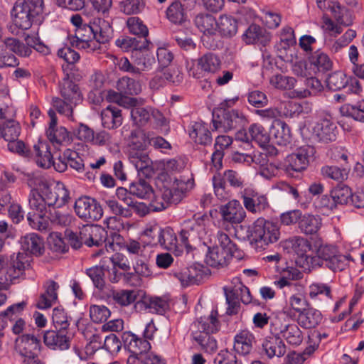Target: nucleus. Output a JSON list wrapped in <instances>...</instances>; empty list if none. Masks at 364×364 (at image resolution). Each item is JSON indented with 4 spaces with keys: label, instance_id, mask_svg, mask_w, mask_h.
I'll return each instance as SVG.
<instances>
[{
    "label": "nucleus",
    "instance_id": "obj_54",
    "mask_svg": "<svg viewBox=\"0 0 364 364\" xmlns=\"http://www.w3.org/2000/svg\"><path fill=\"white\" fill-rule=\"evenodd\" d=\"M217 312L212 311L208 318H201L199 321L200 334H211L216 333L219 329V321L216 317Z\"/></svg>",
    "mask_w": 364,
    "mask_h": 364
},
{
    "label": "nucleus",
    "instance_id": "obj_25",
    "mask_svg": "<svg viewBox=\"0 0 364 364\" xmlns=\"http://www.w3.org/2000/svg\"><path fill=\"white\" fill-rule=\"evenodd\" d=\"M20 244L21 248L31 255L38 257L44 253L43 240L36 233H30L21 237Z\"/></svg>",
    "mask_w": 364,
    "mask_h": 364
},
{
    "label": "nucleus",
    "instance_id": "obj_62",
    "mask_svg": "<svg viewBox=\"0 0 364 364\" xmlns=\"http://www.w3.org/2000/svg\"><path fill=\"white\" fill-rule=\"evenodd\" d=\"M269 82L277 89L291 90L294 87L296 80L292 77L277 74L271 77Z\"/></svg>",
    "mask_w": 364,
    "mask_h": 364
},
{
    "label": "nucleus",
    "instance_id": "obj_45",
    "mask_svg": "<svg viewBox=\"0 0 364 364\" xmlns=\"http://www.w3.org/2000/svg\"><path fill=\"white\" fill-rule=\"evenodd\" d=\"M150 42L144 37L124 38L117 39L116 45L124 50H136L139 48H145L149 46Z\"/></svg>",
    "mask_w": 364,
    "mask_h": 364
},
{
    "label": "nucleus",
    "instance_id": "obj_41",
    "mask_svg": "<svg viewBox=\"0 0 364 364\" xmlns=\"http://www.w3.org/2000/svg\"><path fill=\"white\" fill-rule=\"evenodd\" d=\"M224 291L226 297V301L228 304L227 314L229 315L236 314L240 307L238 286L225 287Z\"/></svg>",
    "mask_w": 364,
    "mask_h": 364
},
{
    "label": "nucleus",
    "instance_id": "obj_37",
    "mask_svg": "<svg viewBox=\"0 0 364 364\" xmlns=\"http://www.w3.org/2000/svg\"><path fill=\"white\" fill-rule=\"evenodd\" d=\"M116 89L124 95H136L141 91V85L139 82L129 77L119 78L116 83Z\"/></svg>",
    "mask_w": 364,
    "mask_h": 364
},
{
    "label": "nucleus",
    "instance_id": "obj_16",
    "mask_svg": "<svg viewBox=\"0 0 364 364\" xmlns=\"http://www.w3.org/2000/svg\"><path fill=\"white\" fill-rule=\"evenodd\" d=\"M11 17L14 26L16 28L28 30L33 23H38L41 18L33 15L28 9L22 6L20 2L16 1L11 10Z\"/></svg>",
    "mask_w": 364,
    "mask_h": 364
},
{
    "label": "nucleus",
    "instance_id": "obj_22",
    "mask_svg": "<svg viewBox=\"0 0 364 364\" xmlns=\"http://www.w3.org/2000/svg\"><path fill=\"white\" fill-rule=\"evenodd\" d=\"M262 352L269 358H281L287 351V347L279 335L269 336L262 344Z\"/></svg>",
    "mask_w": 364,
    "mask_h": 364
},
{
    "label": "nucleus",
    "instance_id": "obj_34",
    "mask_svg": "<svg viewBox=\"0 0 364 364\" xmlns=\"http://www.w3.org/2000/svg\"><path fill=\"white\" fill-rule=\"evenodd\" d=\"M279 333L289 345L299 346L302 343V331L295 323H289L282 326L279 328Z\"/></svg>",
    "mask_w": 364,
    "mask_h": 364
},
{
    "label": "nucleus",
    "instance_id": "obj_19",
    "mask_svg": "<svg viewBox=\"0 0 364 364\" xmlns=\"http://www.w3.org/2000/svg\"><path fill=\"white\" fill-rule=\"evenodd\" d=\"M50 119L49 127L46 131L48 139L56 144L68 143L70 140L69 132L63 127H57V117L55 111L50 109L48 112Z\"/></svg>",
    "mask_w": 364,
    "mask_h": 364
},
{
    "label": "nucleus",
    "instance_id": "obj_35",
    "mask_svg": "<svg viewBox=\"0 0 364 364\" xmlns=\"http://www.w3.org/2000/svg\"><path fill=\"white\" fill-rule=\"evenodd\" d=\"M321 225V218L310 214H301L298 224L300 231L306 235L316 233Z\"/></svg>",
    "mask_w": 364,
    "mask_h": 364
},
{
    "label": "nucleus",
    "instance_id": "obj_46",
    "mask_svg": "<svg viewBox=\"0 0 364 364\" xmlns=\"http://www.w3.org/2000/svg\"><path fill=\"white\" fill-rule=\"evenodd\" d=\"M189 134L196 143L202 145L209 144L212 141L210 132L201 123L196 122Z\"/></svg>",
    "mask_w": 364,
    "mask_h": 364
},
{
    "label": "nucleus",
    "instance_id": "obj_3",
    "mask_svg": "<svg viewBox=\"0 0 364 364\" xmlns=\"http://www.w3.org/2000/svg\"><path fill=\"white\" fill-rule=\"evenodd\" d=\"M31 257L27 252L14 253L10 256L6 267L0 269V284L6 288L21 277L31 267Z\"/></svg>",
    "mask_w": 364,
    "mask_h": 364
},
{
    "label": "nucleus",
    "instance_id": "obj_38",
    "mask_svg": "<svg viewBox=\"0 0 364 364\" xmlns=\"http://www.w3.org/2000/svg\"><path fill=\"white\" fill-rule=\"evenodd\" d=\"M167 18L174 24H182L186 18V10L180 1H173L167 8Z\"/></svg>",
    "mask_w": 364,
    "mask_h": 364
},
{
    "label": "nucleus",
    "instance_id": "obj_7",
    "mask_svg": "<svg viewBox=\"0 0 364 364\" xmlns=\"http://www.w3.org/2000/svg\"><path fill=\"white\" fill-rule=\"evenodd\" d=\"M316 153L314 146L306 145L298 148L294 153L288 155L284 164V171L288 174L301 172L309 166Z\"/></svg>",
    "mask_w": 364,
    "mask_h": 364
},
{
    "label": "nucleus",
    "instance_id": "obj_30",
    "mask_svg": "<svg viewBox=\"0 0 364 364\" xmlns=\"http://www.w3.org/2000/svg\"><path fill=\"white\" fill-rule=\"evenodd\" d=\"M102 124L104 127L114 129L122 124L121 110L115 107L108 106L101 113Z\"/></svg>",
    "mask_w": 364,
    "mask_h": 364
},
{
    "label": "nucleus",
    "instance_id": "obj_39",
    "mask_svg": "<svg viewBox=\"0 0 364 364\" xmlns=\"http://www.w3.org/2000/svg\"><path fill=\"white\" fill-rule=\"evenodd\" d=\"M144 103V100L142 99V102L140 103H137L136 105H133L129 108H132L131 110V117L134 122V124L139 126H143L146 124L151 117V113L152 107H141Z\"/></svg>",
    "mask_w": 364,
    "mask_h": 364
},
{
    "label": "nucleus",
    "instance_id": "obj_59",
    "mask_svg": "<svg viewBox=\"0 0 364 364\" xmlns=\"http://www.w3.org/2000/svg\"><path fill=\"white\" fill-rule=\"evenodd\" d=\"M348 79L346 75L341 71H336L329 75L327 85L329 89L338 90L346 87Z\"/></svg>",
    "mask_w": 364,
    "mask_h": 364
},
{
    "label": "nucleus",
    "instance_id": "obj_5",
    "mask_svg": "<svg viewBox=\"0 0 364 364\" xmlns=\"http://www.w3.org/2000/svg\"><path fill=\"white\" fill-rule=\"evenodd\" d=\"M128 159L139 173L146 177L153 173L152 161L146 151V145L141 140L133 138L128 147Z\"/></svg>",
    "mask_w": 364,
    "mask_h": 364
},
{
    "label": "nucleus",
    "instance_id": "obj_12",
    "mask_svg": "<svg viewBox=\"0 0 364 364\" xmlns=\"http://www.w3.org/2000/svg\"><path fill=\"white\" fill-rule=\"evenodd\" d=\"M194 21L198 29L203 33L201 38L203 45L208 49H215L217 44L210 40L211 36L215 34L218 26L215 18L210 14H198Z\"/></svg>",
    "mask_w": 364,
    "mask_h": 364
},
{
    "label": "nucleus",
    "instance_id": "obj_20",
    "mask_svg": "<svg viewBox=\"0 0 364 364\" xmlns=\"http://www.w3.org/2000/svg\"><path fill=\"white\" fill-rule=\"evenodd\" d=\"M203 266L200 264H195L174 273V276L180 281L183 287L199 284L203 279Z\"/></svg>",
    "mask_w": 364,
    "mask_h": 364
},
{
    "label": "nucleus",
    "instance_id": "obj_50",
    "mask_svg": "<svg viewBox=\"0 0 364 364\" xmlns=\"http://www.w3.org/2000/svg\"><path fill=\"white\" fill-rule=\"evenodd\" d=\"M220 65L219 58L211 53L205 54L198 61V66L207 73H215L219 69Z\"/></svg>",
    "mask_w": 364,
    "mask_h": 364
},
{
    "label": "nucleus",
    "instance_id": "obj_55",
    "mask_svg": "<svg viewBox=\"0 0 364 364\" xmlns=\"http://www.w3.org/2000/svg\"><path fill=\"white\" fill-rule=\"evenodd\" d=\"M20 126L14 120L6 122L1 129V134L6 141L17 140L20 134Z\"/></svg>",
    "mask_w": 364,
    "mask_h": 364
},
{
    "label": "nucleus",
    "instance_id": "obj_51",
    "mask_svg": "<svg viewBox=\"0 0 364 364\" xmlns=\"http://www.w3.org/2000/svg\"><path fill=\"white\" fill-rule=\"evenodd\" d=\"M129 189L132 196H136L140 198L149 197L153 193V189L150 184L143 178H139L131 183Z\"/></svg>",
    "mask_w": 364,
    "mask_h": 364
},
{
    "label": "nucleus",
    "instance_id": "obj_33",
    "mask_svg": "<svg viewBox=\"0 0 364 364\" xmlns=\"http://www.w3.org/2000/svg\"><path fill=\"white\" fill-rule=\"evenodd\" d=\"M311 68L315 72L326 73L332 68L333 63L328 55L317 50L309 57Z\"/></svg>",
    "mask_w": 364,
    "mask_h": 364
},
{
    "label": "nucleus",
    "instance_id": "obj_48",
    "mask_svg": "<svg viewBox=\"0 0 364 364\" xmlns=\"http://www.w3.org/2000/svg\"><path fill=\"white\" fill-rule=\"evenodd\" d=\"M327 9L331 11L338 23L344 26H349L351 23V20L348 18L347 9L344 6H341L338 1H328Z\"/></svg>",
    "mask_w": 364,
    "mask_h": 364
},
{
    "label": "nucleus",
    "instance_id": "obj_61",
    "mask_svg": "<svg viewBox=\"0 0 364 364\" xmlns=\"http://www.w3.org/2000/svg\"><path fill=\"white\" fill-rule=\"evenodd\" d=\"M52 318L55 328L63 331L68 328L71 320L64 309L58 307L53 309Z\"/></svg>",
    "mask_w": 364,
    "mask_h": 364
},
{
    "label": "nucleus",
    "instance_id": "obj_29",
    "mask_svg": "<svg viewBox=\"0 0 364 364\" xmlns=\"http://www.w3.org/2000/svg\"><path fill=\"white\" fill-rule=\"evenodd\" d=\"M36 161L38 166L48 168L52 165L53 155L50 146L46 141H39L33 146Z\"/></svg>",
    "mask_w": 364,
    "mask_h": 364
},
{
    "label": "nucleus",
    "instance_id": "obj_10",
    "mask_svg": "<svg viewBox=\"0 0 364 364\" xmlns=\"http://www.w3.org/2000/svg\"><path fill=\"white\" fill-rule=\"evenodd\" d=\"M74 209L76 215L85 221L99 220L103 215L100 204L95 199L87 196L76 200Z\"/></svg>",
    "mask_w": 364,
    "mask_h": 364
},
{
    "label": "nucleus",
    "instance_id": "obj_49",
    "mask_svg": "<svg viewBox=\"0 0 364 364\" xmlns=\"http://www.w3.org/2000/svg\"><path fill=\"white\" fill-rule=\"evenodd\" d=\"M48 218L52 225L62 228L69 226L74 220L71 214L55 208L50 210Z\"/></svg>",
    "mask_w": 364,
    "mask_h": 364
},
{
    "label": "nucleus",
    "instance_id": "obj_47",
    "mask_svg": "<svg viewBox=\"0 0 364 364\" xmlns=\"http://www.w3.org/2000/svg\"><path fill=\"white\" fill-rule=\"evenodd\" d=\"M137 306H144L146 309H149L150 312L159 314H162L168 309L167 301L159 297L145 299L142 301L136 302L135 307Z\"/></svg>",
    "mask_w": 364,
    "mask_h": 364
},
{
    "label": "nucleus",
    "instance_id": "obj_1",
    "mask_svg": "<svg viewBox=\"0 0 364 364\" xmlns=\"http://www.w3.org/2000/svg\"><path fill=\"white\" fill-rule=\"evenodd\" d=\"M218 244L208 249L205 262L213 267H224L228 264L233 257L241 258V254L237 246L230 239L229 236L223 232L217 234Z\"/></svg>",
    "mask_w": 364,
    "mask_h": 364
},
{
    "label": "nucleus",
    "instance_id": "obj_24",
    "mask_svg": "<svg viewBox=\"0 0 364 364\" xmlns=\"http://www.w3.org/2000/svg\"><path fill=\"white\" fill-rule=\"evenodd\" d=\"M132 58L136 69H138L137 75H139L141 71L151 70L156 63L154 55L149 50V46L133 50Z\"/></svg>",
    "mask_w": 364,
    "mask_h": 364
},
{
    "label": "nucleus",
    "instance_id": "obj_6",
    "mask_svg": "<svg viewBox=\"0 0 364 364\" xmlns=\"http://www.w3.org/2000/svg\"><path fill=\"white\" fill-rule=\"evenodd\" d=\"M144 235L147 237V242L151 246H161L169 251H178V239L173 230L170 228L161 229L159 227H152L146 229Z\"/></svg>",
    "mask_w": 364,
    "mask_h": 364
},
{
    "label": "nucleus",
    "instance_id": "obj_27",
    "mask_svg": "<svg viewBox=\"0 0 364 364\" xmlns=\"http://www.w3.org/2000/svg\"><path fill=\"white\" fill-rule=\"evenodd\" d=\"M186 190V184L183 181L175 178L172 188L164 187L161 196V199L167 206L171 203H177Z\"/></svg>",
    "mask_w": 364,
    "mask_h": 364
},
{
    "label": "nucleus",
    "instance_id": "obj_11",
    "mask_svg": "<svg viewBox=\"0 0 364 364\" xmlns=\"http://www.w3.org/2000/svg\"><path fill=\"white\" fill-rule=\"evenodd\" d=\"M144 336L145 338H139L130 331H125L122 334L121 338L124 348L128 350L130 353L144 356L151 348V345L147 339H151L152 335H148V326L144 332Z\"/></svg>",
    "mask_w": 364,
    "mask_h": 364
},
{
    "label": "nucleus",
    "instance_id": "obj_52",
    "mask_svg": "<svg viewBox=\"0 0 364 364\" xmlns=\"http://www.w3.org/2000/svg\"><path fill=\"white\" fill-rule=\"evenodd\" d=\"M85 274L91 279L95 287L102 291L105 287V268L102 266H94L88 268Z\"/></svg>",
    "mask_w": 364,
    "mask_h": 364
},
{
    "label": "nucleus",
    "instance_id": "obj_4",
    "mask_svg": "<svg viewBox=\"0 0 364 364\" xmlns=\"http://www.w3.org/2000/svg\"><path fill=\"white\" fill-rule=\"evenodd\" d=\"M280 238L279 228L277 223L263 218L257 219L250 230L249 239L257 246L263 247L277 242Z\"/></svg>",
    "mask_w": 364,
    "mask_h": 364
},
{
    "label": "nucleus",
    "instance_id": "obj_13",
    "mask_svg": "<svg viewBox=\"0 0 364 364\" xmlns=\"http://www.w3.org/2000/svg\"><path fill=\"white\" fill-rule=\"evenodd\" d=\"M105 18H97L94 20L90 26H85V33L93 34V38L100 43L109 42L112 36V18L108 15H104Z\"/></svg>",
    "mask_w": 364,
    "mask_h": 364
},
{
    "label": "nucleus",
    "instance_id": "obj_28",
    "mask_svg": "<svg viewBox=\"0 0 364 364\" xmlns=\"http://www.w3.org/2000/svg\"><path fill=\"white\" fill-rule=\"evenodd\" d=\"M255 343L254 335L247 330H242L235 336L234 349L239 353L247 355L252 350Z\"/></svg>",
    "mask_w": 364,
    "mask_h": 364
},
{
    "label": "nucleus",
    "instance_id": "obj_17",
    "mask_svg": "<svg viewBox=\"0 0 364 364\" xmlns=\"http://www.w3.org/2000/svg\"><path fill=\"white\" fill-rule=\"evenodd\" d=\"M336 127L330 116H326L316 122L313 127L312 137L319 142L328 143L336 139Z\"/></svg>",
    "mask_w": 364,
    "mask_h": 364
},
{
    "label": "nucleus",
    "instance_id": "obj_53",
    "mask_svg": "<svg viewBox=\"0 0 364 364\" xmlns=\"http://www.w3.org/2000/svg\"><path fill=\"white\" fill-rule=\"evenodd\" d=\"M249 134L251 141H255L260 146H266L270 139L269 135L264 128L257 124H253L249 127Z\"/></svg>",
    "mask_w": 364,
    "mask_h": 364
},
{
    "label": "nucleus",
    "instance_id": "obj_60",
    "mask_svg": "<svg viewBox=\"0 0 364 364\" xmlns=\"http://www.w3.org/2000/svg\"><path fill=\"white\" fill-rule=\"evenodd\" d=\"M305 85L306 88L304 90L297 92L298 96L304 98L316 95L323 88L321 82L316 77L306 79Z\"/></svg>",
    "mask_w": 364,
    "mask_h": 364
},
{
    "label": "nucleus",
    "instance_id": "obj_14",
    "mask_svg": "<svg viewBox=\"0 0 364 364\" xmlns=\"http://www.w3.org/2000/svg\"><path fill=\"white\" fill-rule=\"evenodd\" d=\"M245 208L252 213H261L269 208L267 196L251 188H245L242 192Z\"/></svg>",
    "mask_w": 364,
    "mask_h": 364
},
{
    "label": "nucleus",
    "instance_id": "obj_56",
    "mask_svg": "<svg viewBox=\"0 0 364 364\" xmlns=\"http://www.w3.org/2000/svg\"><path fill=\"white\" fill-rule=\"evenodd\" d=\"M107 235L106 230L101 226L90 225L89 247L101 246L106 241Z\"/></svg>",
    "mask_w": 364,
    "mask_h": 364
},
{
    "label": "nucleus",
    "instance_id": "obj_43",
    "mask_svg": "<svg viewBox=\"0 0 364 364\" xmlns=\"http://www.w3.org/2000/svg\"><path fill=\"white\" fill-rule=\"evenodd\" d=\"M3 44L11 52L22 58H27L32 53L31 48L15 38H6L2 41Z\"/></svg>",
    "mask_w": 364,
    "mask_h": 364
},
{
    "label": "nucleus",
    "instance_id": "obj_31",
    "mask_svg": "<svg viewBox=\"0 0 364 364\" xmlns=\"http://www.w3.org/2000/svg\"><path fill=\"white\" fill-rule=\"evenodd\" d=\"M271 133L274 136L276 143L279 145L286 146L291 141V134L290 128L283 121H275L272 126Z\"/></svg>",
    "mask_w": 364,
    "mask_h": 364
},
{
    "label": "nucleus",
    "instance_id": "obj_42",
    "mask_svg": "<svg viewBox=\"0 0 364 364\" xmlns=\"http://www.w3.org/2000/svg\"><path fill=\"white\" fill-rule=\"evenodd\" d=\"M106 98L109 102H114L125 108H129L142 102V98L125 96L121 92L112 90L107 91Z\"/></svg>",
    "mask_w": 364,
    "mask_h": 364
},
{
    "label": "nucleus",
    "instance_id": "obj_8",
    "mask_svg": "<svg viewBox=\"0 0 364 364\" xmlns=\"http://www.w3.org/2000/svg\"><path fill=\"white\" fill-rule=\"evenodd\" d=\"M245 122L243 114L235 109L220 108L213 112V124L215 130L227 132L242 127Z\"/></svg>",
    "mask_w": 364,
    "mask_h": 364
},
{
    "label": "nucleus",
    "instance_id": "obj_18",
    "mask_svg": "<svg viewBox=\"0 0 364 364\" xmlns=\"http://www.w3.org/2000/svg\"><path fill=\"white\" fill-rule=\"evenodd\" d=\"M242 40L246 44H258L265 47L271 41V36L266 29L252 23L245 31Z\"/></svg>",
    "mask_w": 364,
    "mask_h": 364
},
{
    "label": "nucleus",
    "instance_id": "obj_2",
    "mask_svg": "<svg viewBox=\"0 0 364 364\" xmlns=\"http://www.w3.org/2000/svg\"><path fill=\"white\" fill-rule=\"evenodd\" d=\"M350 260H353L350 255L340 254L333 245H321L317 249L316 256L311 257V262L313 267H326L336 272L345 269Z\"/></svg>",
    "mask_w": 364,
    "mask_h": 364
},
{
    "label": "nucleus",
    "instance_id": "obj_63",
    "mask_svg": "<svg viewBox=\"0 0 364 364\" xmlns=\"http://www.w3.org/2000/svg\"><path fill=\"white\" fill-rule=\"evenodd\" d=\"M111 312L105 306L92 305L90 308V316L95 323H102L110 316Z\"/></svg>",
    "mask_w": 364,
    "mask_h": 364
},
{
    "label": "nucleus",
    "instance_id": "obj_23",
    "mask_svg": "<svg viewBox=\"0 0 364 364\" xmlns=\"http://www.w3.org/2000/svg\"><path fill=\"white\" fill-rule=\"evenodd\" d=\"M220 212L223 218L231 223H240L246 215L240 202L236 200H232L222 205Z\"/></svg>",
    "mask_w": 364,
    "mask_h": 364
},
{
    "label": "nucleus",
    "instance_id": "obj_40",
    "mask_svg": "<svg viewBox=\"0 0 364 364\" xmlns=\"http://www.w3.org/2000/svg\"><path fill=\"white\" fill-rule=\"evenodd\" d=\"M137 292L135 290L119 289L112 291V299L115 304L120 306H127L134 304L137 299Z\"/></svg>",
    "mask_w": 364,
    "mask_h": 364
},
{
    "label": "nucleus",
    "instance_id": "obj_58",
    "mask_svg": "<svg viewBox=\"0 0 364 364\" xmlns=\"http://www.w3.org/2000/svg\"><path fill=\"white\" fill-rule=\"evenodd\" d=\"M355 37L356 31L353 29H348L341 38L331 44H328V46L331 52L336 53L343 48L346 47Z\"/></svg>",
    "mask_w": 364,
    "mask_h": 364
},
{
    "label": "nucleus",
    "instance_id": "obj_57",
    "mask_svg": "<svg viewBox=\"0 0 364 364\" xmlns=\"http://www.w3.org/2000/svg\"><path fill=\"white\" fill-rule=\"evenodd\" d=\"M351 189L346 185L337 186L331 193L333 201L339 204H346L351 199Z\"/></svg>",
    "mask_w": 364,
    "mask_h": 364
},
{
    "label": "nucleus",
    "instance_id": "obj_9",
    "mask_svg": "<svg viewBox=\"0 0 364 364\" xmlns=\"http://www.w3.org/2000/svg\"><path fill=\"white\" fill-rule=\"evenodd\" d=\"M41 347V341L34 335L23 334L16 338L14 350L23 358L24 364H38L39 359L36 353Z\"/></svg>",
    "mask_w": 364,
    "mask_h": 364
},
{
    "label": "nucleus",
    "instance_id": "obj_21",
    "mask_svg": "<svg viewBox=\"0 0 364 364\" xmlns=\"http://www.w3.org/2000/svg\"><path fill=\"white\" fill-rule=\"evenodd\" d=\"M43 342L49 348L54 350H68L70 340L63 331H46L43 335Z\"/></svg>",
    "mask_w": 364,
    "mask_h": 364
},
{
    "label": "nucleus",
    "instance_id": "obj_44",
    "mask_svg": "<svg viewBox=\"0 0 364 364\" xmlns=\"http://www.w3.org/2000/svg\"><path fill=\"white\" fill-rule=\"evenodd\" d=\"M218 28L220 33L225 37H232L237 31V21L232 16L223 15L218 21Z\"/></svg>",
    "mask_w": 364,
    "mask_h": 364
},
{
    "label": "nucleus",
    "instance_id": "obj_32",
    "mask_svg": "<svg viewBox=\"0 0 364 364\" xmlns=\"http://www.w3.org/2000/svg\"><path fill=\"white\" fill-rule=\"evenodd\" d=\"M322 320L321 312L309 306L298 316V322L305 328H311L318 326Z\"/></svg>",
    "mask_w": 364,
    "mask_h": 364
},
{
    "label": "nucleus",
    "instance_id": "obj_15",
    "mask_svg": "<svg viewBox=\"0 0 364 364\" xmlns=\"http://www.w3.org/2000/svg\"><path fill=\"white\" fill-rule=\"evenodd\" d=\"M11 17L14 26L16 28L28 30L33 23H38L41 18L33 15L28 9L22 6L20 2L16 1L11 10Z\"/></svg>",
    "mask_w": 364,
    "mask_h": 364
},
{
    "label": "nucleus",
    "instance_id": "obj_26",
    "mask_svg": "<svg viewBox=\"0 0 364 364\" xmlns=\"http://www.w3.org/2000/svg\"><path fill=\"white\" fill-rule=\"evenodd\" d=\"M69 78L70 74L67 73L63 79L60 94L63 99L75 107L82 101V95L77 85L70 81Z\"/></svg>",
    "mask_w": 364,
    "mask_h": 364
},
{
    "label": "nucleus",
    "instance_id": "obj_64",
    "mask_svg": "<svg viewBox=\"0 0 364 364\" xmlns=\"http://www.w3.org/2000/svg\"><path fill=\"white\" fill-rule=\"evenodd\" d=\"M64 158L67 159L68 164L77 172L86 171L83 160L77 151L66 149L64 151Z\"/></svg>",
    "mask_w": 364,
    "mask_h": 364
},
{
    "label": "nucleus",
    "instance_id": "obj_36",
    "mask_svg": "<svg viewBox=\"0 0 364 364\" xmlns=\"http://www.w3.org/2000/svg\"><path fill=\"white\" fill-rule=\"evenodd\" d=\"M58 56L67 63L66 65H63L64 73L73 75L76 68L75 64L80 60V54L71 48L65 46L58 50Z\"/></svg>",
    "mask_w": 364,
    "mask_h": 364
}]
</instances>
